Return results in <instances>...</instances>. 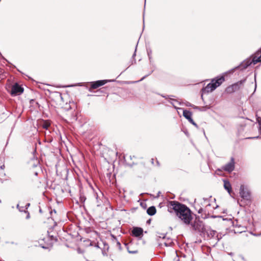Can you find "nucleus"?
Segmentation results:
<instances>
[{"label": "nucleus", "instance_id": "1", "mask_svg": "<svg viewBox=\"0 0 261 261\" xmlns=\"http://www.w3.org/2000/svg\"><path fill=\"white\" fill-rule=\"evenodd\" d=\"M168 207L174 210L183 223L186 225L191 223L193 219L192 212L186 205L176 201H171L169 203Z\"/></svg>", "mask_w": 261, "mask_h": 261}, {"label": "nucleus", "instance_id": "2", "mask_svg": "<svg viewBox=\"0 0 261 261\" xmlns=\"http://www.w3.org/2000/svg\"><path fill=\"white\" fill-rule=\"evenodd\" d=\"M252 59H248L243 61L239 66H237L236 68H240L241 70L245 69L252 63L256 64L257 63L261 62V49L257 51L252 55Z\"/></svg>", "mask_w": 261, "mask_h": 261}, {"label": "nucleus", "instance_id": "3", "mask_svg": "<svg viewBox=\"0 0 261 261\" xmlns=\"http://www.w3.org/2000/svg\"><path fill=\"white\" fill-rule=\"evenodd\" d=\"M224 81L225 78L223 76L214 79L212 80L211 83L208 84L205 87L202 89V91L207 93L212 92L220 86Z\"/></svg>", "mask_w": 261, "mask_h": 261}, {"label": "nucleus", "instance_id": "4", "mask_svg": "<svg viewBox=\"0 0 261 261\" xmlns=\"http://www.w3.org/2000/svg\"><path fill=\"white\" fill-rule=\"evenodd\" d=\"M191 225L194 230L198 231L200 233H202L206 227V226L204 225L203 222L200 220L199 217L196 218L194 222L191 223Z\"/></svg>", "mask_w": 261, "mask_h": 261}, {"label": "nucleus", "instance_id": "5", "mask_svg": "<svg viewBox=\"0 0 261 261\" xmlns=\"http://www.w3.org/2000/svg\"><path fill=\"white\" fill-rule=\"evenodd\" d=\"M217 232L216 231L212 230L208 227H206L202 233H200V236L204 238L206 237L207 239H211L214 238Z\"/></svg>", "mask_w": 261, "mask_h": 261}, {"label": "nucleus", "instance_id": "6", "mask_svg": "<svg viewBox=\"0 0 261 261\" xmlns=\"http://www.w3.org/2000/svg\"><path fill=\"white\" fill-rule=\"evenodd\" d=\"M23 92V88L17 83H15L12 87L11 94L13 96L20 95Z\"/></svg>", "mask_w": 261, "mask_h": 261}, {"label": "nucleus", "instance_id": "7", "mask_svg": "<svg viewBox=\"0 0 261 261\" xmlns=\"http://www.w3.org/2000/svg\"><path fill=\"white\" fill-rule=\"evenodd\" d=\"M222 169L226 172H231L234 169V160L233 158H231L230 161L222 167Z\"/></svg>", "mask_w": 261, "mask_h": 261}, {"label": "nucleus", "instance_id": "8", "mask_svg": "<svg viewBox=\"0 0 261 261\" xmlns=\"http://www.w3.org/2000/svg\"><path fill=\"white\" fill-rule=\"evenodd\" d=\"M192 113L187 110H183V116L193 125L195 127H198L197 124L194 121L192 118Z\"/></svg>", "mask_w": 261, "mask_h": 261}, {"label": "nucleus", "instance_id": "9", "mask_svg": "<svg viewBox=\"0 0 261 261\" xmlns=\"http://www.w3.org/2000/svg\"><path fill=\"white\" fill-rule=\"evenodd\" d=\"M143 230L141 227H134L132 233V235L135 237L141 238L143 234Z\"/></svg>", "mask_w": 261, "mask_h": 261}, {"label": "nucleus", "instance_id": "10", "mask_svg": "<svg viewBox=\"0 0 261 261\" xmlns=\"http://www.w3.org/2000/svg\"><path fill=\"white\" fill-rule=\"evenodd\" d=\"M240 195L243 198L248 199L250 197L249 192L245 189V187L243 185L240 186Z\"/></svg>", "mask_w": 261, "mask_h": 261}, {"label": "nucleus", "instance_id": "11", "mask_svg": "<svg viewBox=\"0 0 261 261\" xmlns=\"http://www.w3.org/2000/svg\"><path fill=\"white\" fill-rule=\"evenodd\" d=\"M108 82L107 80H99L96 82H92L91 88L93 89H97L100 86H101Z\"/></svg>", "mask_w": 261, "mask_h": 261}, {"label": "nucleus", "instance_id": "12", "mask_svg": "<svg viewBox=\"0 0 261 261\" xmlns=\"http://www.w3.org/2000/svg\"><path fill=\"white\" fill-rule=\"evenodd\" d=\"M224 188L227 191L228 193L230 195L231 192V186L230 182L226 180H224Z\"/></svg>", "mask_w": 261, "mask_h": 261}, {"label": "nucleus", "instance_id": "13", "mask_svg": "<svg viewBox=\"0 0 261 261\" xmlns=\"http://www.w3.org/2000/svg\"><path fill=\"white\" fill-rule=\"evenodd\" d=\"M155 213H156V208L153 206L149 207L147 210V213L148 214V215H149L150 216L154 215L155 214Z\"/></svg>", "mask_w": 261, "mask_h": 261}, {"label": "nucleus", "instance_id": "14", "mask_svg": "<svg viewBox=\"0 0 261 261\" xmlns=\"http://www.w3.org/2000/svg\"><path fill=\"white\" fill-rule=\"evenodd\" d=\"M173 242L171 240H168L167 242H165L164 243V245L167 247L171 246Z\"/></svg>", "mask_w": 261, "mask_h": 261}, {"label": "nucleus", "instance_id": "15", "mask_svg": "<svg viewBox=\"0 0 261 261\" xmlns=\"http://www.w3.org/2000/svg\"><path fill=\"white\" fill-rule=\"evenodd\" d=\"M204 205L205 206V207L210 206L209 200L206 198H203V206Z\"/></svg>", "mask_w": 261, "mask_h": 261}, {"label": "nucleus", "instance_id": "16", "mask_svg": "<svg viewBox=\"0 0 261 261\" xmlns=\"http://www.w3.org/2000/svg\"><path fill=\"white\" fill-rule=\"evenodd\" d=\"M5 176V171L3 169H0V179L4 178Z\"/></svg>", "mask_w": 261, "mask_h": 261}, {"label": "nucleus", "instance_id": "17", "mask_svg": "<svg viewBox=\"0 0 261 261\" xmlns=\"http://www.w3.org/2000/svg\"><path fill=\"white\" fill-rule=\"evenodd\" d=\"M147 54H148L149 59L150 61L151 59L152 51L150 49H147Z\"/></svg>", "mask_w": 261, "mask_h": 261}, {"label": "nucleus", "instance_id": "18", "mask_svg": "<svg viewBox=\"0 0 261 261\" xmlns=\"http://www.w3.org/2000/svg\"><path fill=\"white\" fill-rule=\"evenodd\" d=\"M49 126H50V124L47 122H45L43 124V127L45 129H47Z\"/></svg>", "mask_w": 261, "mask_h": 261}, {"label": "nucleus", "instance_id": "19", "mask_svg": "<svg viewBox=\"0 0 261 261\" xmlns=\"http://www.w3.org/2000/svg\"><path fill=\"white\" fill-rule=\"evenodd\" d=\"M203 211V210L202 207H200L198 210L197 212L199 214H202Z\"/></svg>", "mask_w": 261, "mask_h": 261}, {"label": "nucleus", "instance_id": "20", "mask_svg": "<svg viewBox=\"0 0 261 261\" xmlns=\"http://www.w3.org/2000/svg\"><path fill=\"white\" fill-rule=\"evenodd\" d=\"M201 217L202 219H206L208 217L206 213H204V214H202Z\"/></svg>", "mask_w": 261, "mask_h": 261}, {"label": "nucleus", "instance_id": "21", "mask_svg": "<svg viewBox=\"0 0 261 261\" xmlns=\"http://www.w3.org/2000/svg\"><path fill=\"white\" fill-rule=\"evenodd\" d=\"M128 251L129 253H132V254H135V253H136L138 252L137 250L130 251V250H128Z\"/></svg>", "mask_w": 261, "mask_h": 261}, {"label": "nucleus", "instance_id": "22", "mask_svg": "<svg viewBox=\"0 0 261 261\" xmlns=\"http://www.w3.org/2000/svg\"><path fill=\"white\" fill-rule=\"evenodd\" d=\"M257 120H258L259 126V127H260L261 126V118H258Z\"/></svg>", "mask_w": 261, "mask_h": 261}, {"label": "nucleus", "instance_id": "23", "mask_svg": "<svg viewBox=\"0 0 261 261\" xmlns=\"http://www.w3.org/2000/svg\"><path fill=\"white\" fill-rule=\"evenodd\" d=\"M4 168H5V165L4 164L0 167V169H3L4 170Z\"/></svg>", "mask_w": 261, "mask_h": 261}, {"label": "nucleus", "instance_id": "24", "mask_svg": "<svg viewBox=\"0 0 261 261\" xmlns=\"http://www.w3.org/2000/svg\"><path fill=\"white\" fill-rule=\"evenodd\" d=\"M117 246H118L119 247H121V244H120V243L119 242H118V241L117 242Z\"/></svg>", "mask_w": 261, "mask_h": 261}, {"label": "nucleus", "instance_id": "25", "mask_svg": "<svg viewBox=\"0 0 261 261\" xmlns=\"http://www.w3.org/2000/svg\"><path fill=\"white\" fill-rule=\"evenodd\" d=\"M92 233L93 234H94L95 236H97V233L96 231H92Z\"/></svg>", "mask_w": 261, "mask_h": 261}, {"label": "nucleus", "instance_id": "26", "mask_svg": "<svg viewBox=\"0 0 261 261\" xmlns=\"http://www.w3.org/2000/svg\"><path fill=\"white\" fill-rule=\"evenodd\" d=\"M171 103L172 104V105L174 107V108H175V109H181V108H176V106H175L174 105V103H173V102H172V101H171Z\"/></svg>", "mask_w": 261, "mask_h": 261}, {"label": "nucleus", "instance_id": "27", "mask_svg": "<svg viewBox=\"0 0 261 261\" xmlns=\"http://www.w3.org/2000/svg\"><path fill=\"white\" fill-rule=\"evenodd\" d=\"M259 132L260 133V138H261V126L259 127Z\"/></svg>", "mask_w": 261, "mask_h": 261}, {"label": "nucleus", "instance_id": "28", "mask_svg": "<svg viewBox=\"0 0 261 261\" xmlns=\"http://www.w3.org/2000/svg\"><path fill=\"white\" fill-rule=\"evenodd\" d=\"M170 100H171V101H176L175 100H174V99H172V98H170Z\"/></svg>", "mask_w": 261, "mask_h": 261}, {"label": "nucleus", "instance_id": "29", "mask_svg": "<svg viewBox=\"0 0 261 261\" xmlns=\"http://www.w3.org/2000/svg\"><path fill=\"white\" fill-rule=\"evenodd\" d=\"M186 106H190V107H192V105H190V103H189V104H187Z\"/></svg>", "mask_w": 261, "mask_h": 261}, {"label": "nucleus", "instance_id": "30", "mask_svg": "<svg viewBox=\"0 0 261 261\" xmlns=\"http://www.w3.org/2000/svg\"><path fill=\"white\" fill-rule=\"evenodd\" d=\"M18 209H19V210L20 211H22V208H19Z\"/></svg>", "mask_w": 261, "mask_h": 261}, {"label": "nucleus", "instance_id": "31", "mask_svg": "<svg viewBox=\"0 0 261 261\" xmlns=\"http://www.w3.org/2000/svg\"><path fill=\"white\" fill-rule=\"evenodd\" d=\"M17 207L18 208H19V204H17Z\"/></svg>", "mask_w": 261, "mask_h": 261}, {"label": "nucleus", "instance_id": "32", "mask_svg": "<svg viewBox=\"0 0 261 261\" xmlns=\"http://www.w3.org/2000/svg\"><path fill=\"white\" fill-rule=\"evenodd\" d=\"M136 55V53H135L133 55V56H135Z\"/></svg>", "mask_w": 261, "mask_h": 261}, {"label": "nucleus", "instance_id": "33", "mask_svg": "<svg viewBox=\"0 0 261 261\" xmlns=\"http://www.w3.org/2000/svg\"><path fill=\"white\" fill-rule=\"evenodd\" d=\"M258 137H254L253 138H257Z\"/></svg>", "mask_w": 261, "mask_h": 261}, {"label": "nucleus", "instance_id": "34", "mask_svg": "<svg viewBox=\"0 0 261 261\" xmlns=\"http://www.w3.org/2000/svg\"><path fill=\"white\" fill-rule=\"evenodd\" d=\"M39 212H40V213H41V209H40Z\"/></svg>", "mask_w": 261, "mask_h": 261}, {"label": "nucleus", "instance_id": "35", "mask_svg": "<svg viewBox=\"0 0 261 261\" xmlns=\"http://www.w3.org/2000/svg\"><path fill=\"white\" fill-rule=\"evenodd\" d=\"M88 229H87V232H89V231H88Z\"/></svg>", "mask_w": 261, "mask_h": 261}]
</instances>
